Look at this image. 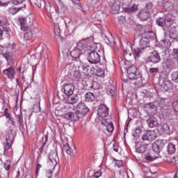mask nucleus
<instances>
[{
	"instance_id": "58836bf2",
	"label": "nucleus",
	"mask_w": 178,
	"mask_h": 178,
	"mask_svg": "<svg viewBox=\"0 0 178 178\" xmlns=\"http://www.w3.org/2000/svg\"><path fill=\"white\" fill-rule=\"evenodd\" d=\"M110 87H111V88L107 90V94H108V95H110V97H113V95H115V87H113L112 86H111Z\"/></svg>"
},
{
	"instance_id": "5701e85b",
	"label": "nucleus",
	"mask_w": 178,
	"mask_h": 178,
	"mask_svg": "<svg viewBox=\"0 0 178 178\" xmlns=\"http://www.w3.org/2000/svg\"><path fill=\"white\" fill-rule=\"evenodd\" d=\"M54 34L57 38L63 41V38H62V35H60V26L59 24H54Z\"/></svg>"
},
{
	"instance_id": "c85d7f7f",
	"label": "nucleus",
	"mask_w": 178,
	"mask_h": 178,
	"mask_svg": "<svg viewBox=\"0 0 178 178\" xmlns=\"http://www.w3.org/2000/svg\"><path fill=\"white\" fill-rule=\"evenodd\" d=\"M139 17L141 19V20H147L148 17H149V11L142 10L140 13H139Z\"/></svg>"
},
{
	"instance_id": "864d4df0",
	"label": "nucleus",
	"mask_w": 178,
	"mask_h": 178,
	"mask_svg": "<svg viewBox=\"0 0 178 178\" xmlns=\"http://www.w3.org/2000/svg\"><path fill=\"white\" fill-rule=\"evenodd\" d=\"M24 2V0H13L14 5H20Z\"/></svg>"
},
{
	"instance_id": "a211bd4d",
	"label": "nucleus",
	"mask_w": 178,
	"mask_h": 178,
	"mask_svg": "<svg viewBox=\"0 0 178 178\" xmlns=\"http://www.w3.org/2000/svg\"><path fill=\"white\" fill-rule=\"evenodd\" d=\"M101 123L103 126L106 127V130L109 133H113V130H115V127L113 126V123L108 122L106 121V119H104L101 121Z\"/></svg>"
},
{
	"instance_id": "8fccbe9b",
	"label": "nucleus",
	"mask_w": 178,
	"mask_h": 178,
	"mask_svg": "<svg viewBox=\"0 0 178 178\" xmlns=\"http://www.w3.org/2000/svg\"><path fill=\"white\" fill-rule=\"evenodd\" d=\"M17 117L18 119L19 127H22L23 126V116H22L21 115H17Z\"/></svg>"
},
{
	"instance_id": "bb28decb",
	"label": "nucleus",
	"mask_w": 178,
	"mask_h": 178,
	"mask_svg": "<svg viewBox=\"0 0 178 178\" xmlns=\"http://www.w3.org/2000/svg\"><path fill=\"white\" fill-rule=\"evenodd\" d=\"M95 99V96H94V93L89 92L86 93L85 95V101L86 102H92Z\"/></svg>"
},
{
	"instance_id": "72a5a7b5",
	"label": "nucleus",
	"mask_w": 178,
	"mask_h": 178,
	"mask_svg": "<svg viewBox=\"0 0 178 178\" xmlns=\"http://www.w3.org/2000/svg\"><path fill=\"white\" fill-rule=\"evenodd\" d=\"M147 151V145L141 144L136 147V152L139 154H143Z\"/></svg>"
},
{
	"instance_id": "f8f14e48",
	"label": "nucleus",
	"mask_w": 178,
	"mask_h": 178,
	"mask_svg": "<svg viewBox=\"0 0 178 178\" xmlns=\"http://www.w3.org/2000/svg\"><path fill=\"white\" fill-rule=\"evenodd\" d=\"M76 112L81 115H87L90 112V108L83 102H80L76 106Z\"/></svg>"
},
{
	"instance_id": "20e7f679",
	"label": "nucleus",
	"mask_w": 178,
	"mask_h": 178,
	"mask_svg": "<svg viewBox=\"0 0 178 178\" xmlns=\"http://www.w3.org/2000/svg\"><path fill=\"white\" fill-rule=\"evenodd\" d=\"M3 56L7 60L8 66H10L3 71V74L10 80H13L15 76H16V70H15L14 66H12V54L10 53H4Z\"/></svg>"
},
{
	"instance_id": "b1692460",
	"label": "nucleus",
	"mask_w": 178,
	"mask_h": 178,
	"mask_svg": "<svg viewBox=\"0 0 178 178\" xmlns=\"http://www.w3.org/2000/svg\"><path fill=\"white\" fill-rule=\"evenodd\" d=\"M73 79L75 81H81V80H83V75L80 70H76L74 72Z\"/></svg>"
},
{
	"instance_id": "1a4fd4ad",
	"label": "nucleus",
	"mask_w": 178,
	"mask_h": 178,
	"mask_svg": "<svg viewBox=\"0 0 178 178\" xmlns=\"http://www.w3.org/2000/svg\"><path fill=\"white\" fill-rule=\"evenodd\" d=\"M74 88V85L72 83H66L61 88V91L62 92H64L65 95L70 96L73 95Z\"/></svg>"
},
{
	"instance_id": "37998d69",
	"label": "nucleus",
	"mask_w": 178,
	"mask_h": 178,
	"mask_svg": "<svg viewBox=\"0 0 178 178\" xmlns=\"http://www.w3.org/2000/svg\"><path fill=\"white\" fill-rule=\"evenodd\" d=\"M141 47L140 48H136L134 49V55L136 58H138V56H140V55H141Z\"/></svg>"
},
{
	"instance_id": "49530a36",
	"label": "nucleus",
	"mask_w": 178,
	"mask_h": 178,
	"mask_svg": "<svg viewBox=\"0 0 178 178\" xmlns=\"http://www.w3.org/2000/svg\"><path fill=\"white\" fill-rule=\"evenodd\" d=\"M1 178H9V171H3L0 175Z\"/></svg>"
},
{
	"instance_id": "ea45409f",
	"label": "nucleus",
	"mask_w": 178,
	"mask_h": 178,
	"mask_svg": "<svg viewBox=\"0 0 178 178\" xmlns=\"http://www.w3.org/2000/svg\"><path fill=\"white\" fill-rule=\"evenodd\" d=\"M171 77L172 81H174L175 83H178V72H172Z\"/></svg>"
},
{
	"instance_id": "5fc2aeb1",
	"label": "nucleus",
	"mask_w": 178,
	"mask_h": 178,
	"mask_svg": "<svg viewBox=\"0 0 178 178\" xmlns=\"http://www.w3.org/2000/svg\"><path fill=\"white\" fill-rule=\"evenodd\" d=\"M135 135L134 134V137H137V136H140L141 134V130L138 128L136 129L134 131Z\"/></svg>"
},
{
	"instance_id": "79ce46f5",
	"label": "nucleus",
	"mask_w": 178,
	"mask_h": 178,
	"mask_svg": "<svg viewBox=\"0 0 178 178\" xmlns=\"http://www.w3.org/2000/svg\"><path fill=\"white\" fill-rule=\"evenodd\" d=\"M4 169L5 172H9V169H10V161H7L4 163Z\"/></svg>"
},
{
	"instance_id": "680f3d73",
	"label": "nucleus",
	"mask_w": 178,
	"mask_h": 178,
	"mask_svg": "<svg viewBox=\"0 0 178 178\" xmlns=\"http://www.w3.org/2000/svg\"><path fill=\"white\" fill-rule=\"evenodd\" d=\"M163 42L166 48H168V47H170V42H169V41L164 40Z\"/></svg>"
},
{
	"instance_id": "7c9ffc66",
	"label": "nucleus",
	"mask_w": 178,
	"mask_h": 178,
	"mask_svg": "<svg viewBox=\"0 0 178 178\" xmlns=\"http://www.w3.org/2000/svg\"><path fill=\"white\" fill-rule=\"evenodd\" d=\"M83 70L85 74H87L88 76L89 74H92L94 73L95 68L91 67L90 70V66H83Z\"/></svg>"
},
{
	"instance_id": "f257e3e1",
	"label": "nucleus",
	"mask_w": 178,
	"mask_h": 178,
	"mask_svg": "<svg viewBox=\"0 0 178 178\" xmlns=\"http://www.w3.org/2000/svg\"><path fill=\"white\" fill-rule=\"evenodd\" d=\"M97 48V43L94 42L92 40L89 39L88 46L85 51V55L87 56V60L89 63L92 65H97L101 62V57L99 54L95 51Z\"/></svg>"
},
{
	"instance_id": "393cba45",
	"label": "nucleus",
	"mask_w": 178,
	"mask_h": 178,
	"mask_svg": "<svg viewBox=\"0 0 178 178\" xmlns=\"http://www.w3.org/2000/svg\"><path fill=\"white\" fill-rule=\"evenodd\" d=\"M67 98L66 99L67 104H70L71 105H73L74 104L77 103V102L79 101L77 96H72V95L67 96Z\"/></svg>"
},
{
	"instance_id": "c9c22d12",
	"label": "nucleus",
	"mask_w": 178,
	"mask_h": 178,
	"mask_svg": "<svg viewBox=\"0 0 178 178\" xmlns=\"http://www.w3.org/2000/svg\"><path fill=\"white\" fill-rule=\"evenodd\" d=\"M168 154H175L176 152V146L172 143H169L168 145Z\"/></svg>"
},
{
	"instance_id": "9d476101",
	"label": "nucleus",
	"mask_w": 178,
	"mask_h": 178,
	"mask_svg": "<svg viewBox=\"0 0 178 178\" xmlns=\"http://www.w3.org/2000/svg\"><path fill=\"white\" fill-rule=\"evenodd\" d=\"M97 115L99 118H106L109 115V108L104 104H101L97 109Z\"/></svg>"
},
{
	"instance_id": "0e129e2a",
	"label": "nucleus",
	"mask_w": 178,
	"mask_h": 178,
	"mask_svg": "<svg viewBox=\"0 0 178 178\" xmlns=\"http://www.w3.org/2000/svg\"><path fill=\"white\" fill-rule=\"evenodd\" d=\"M78 9H79V10H81V12H83V13H86V10H84V8H83V6L79 5Z\"/></svg>"
},
{
	"instance_id": "09e8293b",
	"label": "nucleus",
	"mask_w": 178,
	"mask_h": 178,
	"mask_svg": "<svg viewBox=\"0 0 178 178\" xmlns=\"http://www.w3.org/2000/svg\"><path fill=\"white\" fill-rule=\"evenodd\" d=\"M131 55V52H128L127 50H124V56L126 59H129Z\"/></svg>"
},
{
	"instance_id": "423d86ee",
	"label": "nucleus",
	"mask_w": 178,
	"mask_h": 178,
	"mask_svg": "<svg viewBox=\"0 0 178 178\" xmlns=\"http://www.w3.org/2000/svg\"><path fill=\"white\" fill-rule=\"evenodd\" d=\"M6 144L4 145V151L3 155L4 156H7L9 153V149L12 148V144H13V141L15 140V135L13 134H9L6 136Z\"/></svg>"
},
{
	"instance_id": "39448f33",
	"label": "nucleus",
	"mask_w": 178,
	"mask_h": 178,
	"mask_svg": "<svg viewBox=\"0 0 178 178\" xmlns=\"http://www.w3.org/2000/svg\"><path fill=\"white\" fill-rule=\"evenodd\" d=\"M127 76L130 80H137V79H140L141 77V74H140V71L136 67V66H130L128 67Z\"/></svg>"
},
{
	"instance_id": "0eeeda50",
	"label": "nucleus",
	"mask_w": 178,
	"mask_h": 178,
	"mask_svg": "<svg viewBox=\"0 0 178 178\" xmlns=\"http://www.w3.org/2000/svg\"><path fill=\"white\" fill-rule=\"evenodd\" d=\"M59 157L58 156V152H51L49 155V159L47 161V163L52 169H55V166L58 165L57 159Z\"/></svg>"
},
{
	"instance_id": "3c124183",
	"label": "nucleus",
	"mask_w": 178,
	"mask_h": 178,
	"mask_svg": "<svg viewBox=\"0 0 178 178\" xmlns=\"http://www.w3.org/2000/svg\"><path fill=\"white\" fill-rule=\"evenodd\" d=\"M104 72L101 69L97 70V72L96 73V76H97V77H104Z\"/></svg>"
},
{
	"instance_id": "c756f323",
	"label": "nucleus",
	"mask_w": 178,
	"mask_h": 178,
	"mask_svg": "<svg viewBox=\"0 0 178 178\" xmlns=\"http://www.w3.org/2000/svg\"><path fill=\"white\" fill-rule=\"evenodd\" d=\"M23 8H26V4H23L22 7H18V8H10L8 10V12L10 13V15H16V13L17 12H19V10H22V9H23Z\"/></svg>"
},
{
	"instance_id": "a18cd8bd",
	"label": "nucleus",
	"mask_w": 178,
	"mask_h": 178,
	"mask_svg": "<svg viewBox=\"0 0 178 178\" xmlns=\"http://www.w3.org/2000/svg\"><path fill=\"white\" fill-rule=\"evenodd\" d=\"M172 55L174 59H178V49H173Z\"/></svg>"
},
{
	"instance_id": "cd10ccee",
	"label": "nucleus",
	"mask_w": 178,
	"mask_h": 178,
	"mask_svg": "<svg viewBox=\"0 0 178 178\" xmlns=\"http://www.w3.org/2000/svg\"><path fill=\"white\" fill-rule=\"evenodd\" d=\"M163 91H169L172 90V83L168 81H164L161 85Z\"/></svg>"
},
{
	"instance_id": "052dcab7",
	"label": "nucleus",
	"mask_w": 178,
	"mask_h": 178,
	"mask_svg": "<svg viewBox=\"0 0 178 178\" xmlns=\"http://www.w3.org/2000/svg\"><path fill=\"white\" fill-rule=\"evenodd\" d=\"M115 166H117V168H122L123 164L122 163V161H118L115 163Z\"/></svg>"
},
{
	"instance_id": "9b49d317",
	"label": "nucleus",
	"mask_w": 178,
	"mask_h": 178,
	"mask_svg": "<svg viewBox=\"0 0 178 178\" xmlns=\"http://www.w3.org/2000/svg\"><path fill=\"white\" fill-rule=\"evenodd\" d=\"M141 138L143 141H154L156 138V134L154 131H147Z\"/></svg>"
},
{
	"instance_id": "ddd939ff",
	"label": "nucleus",
	"mask_w": 178,
	"mask_h": 178,
	"mask_svg": "<svg viewBox=\"0 0 178 178\" xmlns=\"http://www.w3.org/2000/svg\"><path fill=\"white\" fill-rule=\"evenodd\" d=\"M165 144L161 140H157L152 144V149L156 154H159L162 148H163Z\"/></svg>"
},
{
	"instance_id": "c03bdc74",
	"label": "nucleus",
	"mask_w": 178,
	"mask_h": 178,
	"mask_svg": "<svg viewBox=\"0 0 178 178\" xmlns=\"http://www.w3.org/2000/svg\"><path fill=\"white\" fill-rule=\"evenodd\" d=\"M159 71V68L158 67H152L149 69V73H150L151 74H154L155 73H158V72Z\"/></svg>"
},
{
	"instance_id": "2eb2a0df",
	"label": "nucleus",
	"mask_w": 178,
	"mask_h": 178,
	"mask_svg": "<svg viewBox=\"0 0 178 178\" xmlns=\"http://www.w3.org/2000/svg\"><path fill=\"white\" fill-rule=\"evenodd\" d=\"M65 118V119H67V120H71L72 122H77L80 119L79 113L76 111L66 113Z\"/></svg>"
},
{
	"instance_id": "e2e57ef3",
	"label": "nucleus",
	"mask_w": 178,
	"mask_h": 178,
	"mask_svg": "<svg viewBox=\"0 0 178 178\" xmlns=\"http://www.w3.org/2000/svg\"><path fill=\"white\" fill-rule=\"evenodd\" d=\"M3 40V31L2 29H0V41Z\"/></svg>"
},
{
	"instance_id": "de8ad7c7",
	"label": "nucleus",
	"mask_w": 178,
	"mask_h": 178,
	"mask_svg": "<svg viewBox=\"0 0 178 178\" xmlns=\"http://www.w3.org/2000/svg\"><path fill=\"white\" fill-rule=\"evenodd\" d=\"M101 176H102V170H98L93 174V177H95V178H99V177H101Z\"/></svg>"
},
{
	"instance_id": "dca6fc26",
	"label": "nucleus",
	"mask_w": 178,
	"mask_h": 178,
	"mask_svg": "<svg viewBox=\"0 0 178 178\" xmlns=\"http://www.w3.org/2000/svg\"><path fill=\"white\" fill-rule=\"evenodd\" d=\"M147 59L149 62H152V63H159L161 62V56H159V54L156 51H153Z\"/></svg>"
},
{
	"instance_id": "473e14b6",
	"label": "nucleus",
	"mask_w": 178,
	"mask_h": 178,
	"mask_svg": "<svg viewBox=\"0 0 178 178\" xmlns=\"http://www.w3.org/2000/svg\"><path fill=\"white\" fill-rule=\"evenodd\" d=\"M24 40L27 42V41H31L33 40V32L29 31L26 32L24 35Z\"/></svg>"
},
{
	"instance_id": "338daca9",
	"label": "nucleus",
	"mask_w": 178,
	"mask_h": 178,
	"mask_svg": "<svg viewBox=\"0 0 178 178\" xmlns=\"http://www.w3.org/2000/svg\"><path fill=\"white\" fill-rule=\"evenodd\" d=\"M70 22H72L71 19L68 18L67 19H65V23L66 26H67V24H69L70 23Z\"/></svg>"
},
{
	"instance_id": "4be33fe9",
	"label": "nucleus",
	"mask_w": 178,
	"mask_h": 178,
	"mask_svg": "<svg viewBox=\"0 0 178 178\" xmlns=\"http://www.w3.org/2000/svg\"><path fill=\"white\" fill-rule=\"evenodd\" d=\"M175 63L172 62V60H167L163 63V69L167 70H172L173 69V66Z\"/></svg>"
},
{
	"instance_id": "6e6d98bb",
	"label": "nucleus",
	"mask_w": 178,
	"mask_h": 178,
	"mask_svg": "<svg viewBox=\"0 0 178 178\" xmlns=\"http://www.w3.org/2000/svg\"><path fill=\"white\" fill-rule=\"evenodd\" d=\"M4 116H6V119H9L11 115L8 113V108L4 109Z\"/></svg>"
},
{
	"instance_id": "bf43d9fd",
	"label": "nucleus",
	"mask_w": 178,
	"mask_h": 178,
	"mask_svg": "<svg viewBox=\"0 0 178 178\" xmlns=\"http://www.w3.org/2000/svg\"><path fill=\"white\" fill-rule=\"evenodd\" d=\"M40 169H41V165L40 164H37L36 170H35L36 175H38V172H40Z\"/></svg>"
},
{
	"instance_id": "f3484780",
	"label": "nucleus",
	"mask_w": 178,
	"mask_h": 178,
	"mask_svg": "<svg viewBox=\"0 0 178 178\" xmlns=\"http://www.w3.org/2000/svg\"><path fill=\"white\" fill-rule=\"evenodd\" d=\"M160 130L162 131V133H164V134H168V136L173 134V127L168 125L166 123H164L161 126Z\"/></svg>"
},
{
	"instance_id": "a878e982",
	"label": "nucleus",
	"mask_w": 178,
	"mask_h": 178,
	"mask_svg": "<svg viewBox=\"0 0 178 178\" xmlns=\"http://www.w3.org/2000/svg\"><path fill=\"white\" fill-rule=\"evenodd\" d=\"M19 24L22 31H26V30H27V19H26V18H19Z\"/></svg>"
},
{
	"instance_id": "aec40b11",
	"label": "nucleus",
	"mask_w": 178,
	"mask_h": 178,
	"mask_svg": "<svg viewBox=\"0 0 178 178\" xmlns=\"http://www.w3.org/2000/svg\"><path fill=\"white\" fill-rule=\"evenodd\" d=\"M8 24V19L5 17L0 16V27H2L3 31L9 32V28L6 26Z\"/></svg>"
},
{
	"instance_id": "e433bc0d",
	"label": "nucleus",
	"mask_w": 178,
	"mask_h": 178,
	"mask_svg": "<svg viewBox=\"0 0 178 178\" xmlns=\"http://www.w3.org/2000/svg\"><path fill=\"white\" fill-rule=\"evenodd\" d=\"M145 159V161H147V162H153V161H155V159H156V158L155 156H152V154H151V153H148L147 154H146Z\"/></svg>"
},
{
	"instance_id": "a19ab883",
	"label": "nucleus",
	"mask_w": 178,
	"mask_h": 178,
	"mask_svg": "<svg viewBox=\"0 0 178 178\" xmlns=\"http://www.w3.org/2000/svg\"><path fill=\"white\" fill-rule=\"evenodd\" d=\"M42 0H32V3H34V5H36L38 8H41L42 7Z\"/></svg>"
},
{
	"instance_id": "4468645a",
	"label": "nucleus",
	"mask_w": 178,
	"mask_h": 178,
	"mask_svg": "<svg viewBox=\"0 0 178 178\" xmlns=\"http://www.w3.org/2000/svg\"><path fill=\"white\" fill-rule=\"evenodd\" d=\"M124 12L126 13H133V12H136L138 9V6L135 3L131 4L129 6V2L127 1V5H124L122 7Z\"/></svg>"
},
{
	"instance_id": "f704fd0d",
	"label": "nucleus",
	"mask_w": 178,
	"mask_h": 178,
	"mask_svg": "<svg viewBox=\"0 0 178 178\" xmlns=\"http://www.w3.org/2000/svg\"><path fill=\"white\" fill-rule=\"evenodd\" d=\"M95 17L99 22H102L105 19V14L102 11L96 12Z\"/></svg>"
},
{
	"instance_id": "6ab92c4d",
	"label": "nucleus",
	"mask_w": 178,
	"mask_h": 178,
	"mask_svg": "<svg viewBox=\"0 0 178 178\" xmlns=\"http://www.w3.org/2000/svg\"><path fill=\"white\" fill-rule=\"evenodd\" d=\"M147 123L148 127H149L150 129H154V127H156V126H158V119H156V118L155 117L149 118L147 120Z\"/></svg>"
},
{
	"instance_id": "4d7b16f0",
	"label": "nucleus",
	"mask_w": 178,
	"mask_h": 178,
	"mask_svg": "<svg viewBox=\"0 0 178 178\" xmlns=\"http://www.w3.org/2000/svg\"><path fill=\"white\" fill-rule=\"evenodd\" d=\"M113 149L115 152H119V145L118 144H114L113 146Z\"/></svg>"
},
{
	"instance_id": "603ef678",
	"label": "nucleus",
	"mask_w": 178,
	"mask_h": 178,
	"mask_svg": "<svg viewBox=\"0 0 178 178\" xmlns=\"http://www.w3.org/2000/svg\"><path fill=\"white\" fill-rule=\"evenodd\" d=\"M126 22V17L125 16H120L118 17V22L120 24H123Z\"/></svg>"
},
{
	"instance_id": "6e6552de",
	"label": "nucleus",
	"mask_w": 178,
	"mask_h": 178,
	"mask_svg": "<svg viewBox=\"0 0 178 178\" xmlns=\"http://www.w3.org/2000/svg\"><path fill=\"white\" fill-rule=\"evenodd\" d=\"M124 5H127V3L123 1V0H115L111 6V13H113V15L119 13L120 6H122L123 8Z\"/></svg>"
},
{
	"instance_id": "69168bd1",
	"label": "nucleus",
	"mask_w": 178,
	"mask_h": 178,
	"mask_svg": "<svg viewBox=\"0 0 178 178\" xmlns=\"http://www.w3.org/2000/svg\"><path fill=\"white\" fill-rule=\"evenodd\" d=\"M73 3H75V5H79L80 3V0H72Z\"/></svg>"
},
{
	"instance_id": "13d9d810",
	"label": "nucleus",
	"mask_w": 178,
	"mask_h": 178,
	"mask_svg": "<svg viewBox=\"0 0 178 178\" xmlns=\"http://www.w3.org/2000/svg\"><path fill=\"white\" fill-rule=\"evenodd\" d=\"M152 8V3H147L146 4V9L147 10H149Z\"/></svg>"
},
{
	"instance_id": "f03ea898",
	"label": "nucleus",
	"mask_w": 178,
	"mask_h": 178,
	"mask_svg": "<svg viewBox=\"0 0 178 178\" xmlns=\"http://www.w3.org/2000/svg\"><path fill=\"white\" fill-rule=\"evenodd\" d=\"M89 40L90 39H83L79 41L77 43L76 47H75L70 52L72 58L76 59L77 62H81L80 56L82 54H86Z\"/></svg>"
},
{
	"instance_id": "4c0bfd02",
	"label": "nucleus",
	"mask_w": 178,
	"mask_h": 178,
	"mask_svg": "<svg viewBox=\"0 0 178 178\" xmlns=\"http://www.w3.org/2000/svg\"><path fill=\"white\" fill-rule=\"evenodd\" d=\"M47 141H48V134L44 135V142H43L42 146L40 148V152L42 153L44 151V147L47 145Z\"/></svg>"
},
{
	"instance_id": "2f4dec72",
	"label": "nucleus",
	"mask_w": 178,
	"mask_h": 178,
	"mask_svg": "<svg viewBox=\"0 0 178 178\" xmlns=\"http://www.w3.org/2000/svg\"><path fill=\"white\" fill-rule=\"evenodd\" d=\"M156 23L158 26L163 27L166 24V19L165 17H159L156 20Z\"/></svg>"
},
{
	"instance_id": "774afa93",
	"label": "nucleus",
	"mask_w": 178,
	"mask_h": 178,
	"mask_svg": "<svg viewBox=\"0 0 178 178\" xmlns=\"http://www.w3.org/2000/svg\"><path fill=\"white\" fill-rule=\"evenodd\" d=\"M0 6H8V3H3L0 1Z\"/></svg>"
},
{
	"instance_id": "7ed1b4c3",
	"label": "nucleus",
	"mask_w": 178,
	"mask_h": 178,
	"mask_svg": "<svg viewBox=\"0 0 178 178\" xmlns=\"http://www.w3.org/2000/svg\"><path fill=\"white\" fill-rule=\"evenodd\" d=\"M155 40V33L152 31V27L149 25L145 26V32L143 38L140 40V47L141 49H145L149 47V41Z\"/></svg>"
},
{
	"instance_id": "412c9836",
	"label": "nucleus",
	"mask_w": 178,
	"mask_h": 178,
	"mask_svg": "<svg viewBox=\"0 0 178 178\" xmlns=\"http://www.w3.org/2000/svg\"><path fill=\"white\" fill-rule=\"evenodd\" d=\"M63 152H66L71 157L74 156V152H73V149L70 148V146L67 143L63 145Z\"/></svg>"
}]
</instances>
